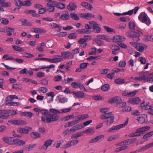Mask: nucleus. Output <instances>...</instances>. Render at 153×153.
<instances>
[{
  "mask_svg": "<svg viewBox=\"0 0 153 153\" xmlns=\"http://www.w3.org/2000/svg\"><path fill=\"white\" fill-rule=\"evenodd\" d=\"M18 99V97L16 95H10L7 97L6 98L7 101H12L14 99Z\"/></svg>",
  "mask_w": 153,
  "mask_h": 153,
  "instance_id": "nucleus-42",
  "label": "nucleus"
},
{
  "mask_svg": "<svg viewBox=\"0 0 153 153\" xmlns=\"http://www.w3.org/2000/svg\"><path fill=\"white\" fill-rule=\"evenodd\" d=\"M93 28L94 32L96 33H99L101 30V28L99 27L98 25L95 22L93 24Z\"/></svg>",
  "mask_w": 153,
  "mask_h": 153,
  "instance_id": "nucleus-24",
  "label": "nucleus"
},
{
  "mask_svg": "<svg viewBox=\"0 0 153 153\" xmlns=\"http://www.w3.org/2000/svg\"><path fill=\"white\" fill-rule=\"evenodd\" d=\"M137 92V91H134L132 92H128V91H126L123 92L122 95L128 97H132L134 96Z\"/></svg>",
  "mask_w": 153,
  "mask_h": 153,
  "instance_id": "nucleus-13",
  "label": "nucleus"
},
{
  "mask_svg": "<svg viewBox=\"0 0 153 153\" xmlns=\"http://www.w3.org/2000/svg\"><path fill=\"white\" fill-rule=\"evenodd\" d=\"M119 137V135H116L115 136H111L107 138V140L108 141H111Z\"/></svg>",
  "mask_w": 153,
  "mask_h": 153,
  "instance_id": "nucleus-61",
  "label": "nucleus"
},
{
  "mask_svg": "<svg viewBox=\"0 0 153 153\" xmlns=\"http://www.w3.org/2000/svg\"><path fill=\"white\" fill-rule=\"evenodd\" d=\"M40 112L43 115L48 116L50 114L49 111L47 109H41Z\"/></svg>",
  "mask_w": 153,
  "mask_h": 153,
  "instance_id": "nucleus-50",
  "label": "nucleus"
},
{
  "mask_svg": "<svg viewBox=\"0 0 153 153\" xmlns=\"http://www.w3.org/2000/svg\"><path fill=\"white\" fill-rule=\"evenodd\" d=\"M53 113L49 115L51 119V122L56 121L59 120V116L57 114V113Z\"/></svg>",
  "mask_w": 153,
  "mask_h": 153,
  "instance_id": "nucleus-20",
  "label": "nucleus"
},
{
  "mask_svg": "<svg viewBox=\"0 0 153 153\" xmlns=\"http://www.w3.org/2000/svg\"><path fill=\"white\" fill-rule=\"evenodd\" d=\"M138 19L140 21L143 23L146 24L148 26L151 23L150 19L147 17V16L143 13H141L138 16Z\"/></svg>",
  "mask_w": 153,
  "mask_h": 153,
  "instance_id": "nucleus-6",
  "label": "nucleus"
},
{
  "mask_svg": "<svg viewBox=\"0 0 153 153\" xmlns=\"http://www.w3.org/2000/svg\"><path fill=\"white\" fill-rule=\"evenodd\" d=\"M104 28L107 31L108 33H111L112 32H114V30L107 26H104Z\"/></svg>",
  "mask_w": 153,
  "mask_h": 153,
  "instance_id": "nucleus-62",
  "label": "nucleus"
},
{
  "mask_svg": "<svg viewBox=\"0 0 153 153\" xmlns=\"http://www.w3.org/2000/svg\"><path fill=\"white\" fill-rule=\"evenodd\" d=\"M153 135V131L149 132L144 134L143 137V139H146L148 137H150Z\"/></svg>",
  "mask_w": 153,
  "mask_h": 153,
  "instance_id": "nucleus-45",
  "label": "nucleus"
},
{
  "mask_svg": "<svg viewBox=\"0 0 153 153\" xmlns=\"http://www.w3.org/2000/svg\"><path fill=\"white\" fill-rule=\"evenodd\" d=\"M17 114V113L15 111L5 110V114H7L9 117L10 116L14 115Z\"/></svg>",
  "mask_w": 153,
  "mask_h": 153,
  "instance_id": "nucleus-26",
  "label": "nucleus"
},
{
  "mask_svg": "<svg viewBox=\"0 0 153 153\" xmlns=\"http://www.w3.org/2000/svg\"><path fill=\"white\" fill-rule=\"evenodd\" d=\"M13 48L15 50L18 51H23L22 49L16 45H12Z\"/></svg>",
  "mask_w": 153,
  "mask_h": 153,
  "instance_id": "nucleus-58",
  "label": "nucleus"
},
{
  "mask_svg": "<svg viewBox=\"0 0 153 153\" xmlns=\"http://www.w3.org/2000/svg\"><path fill=\"white\" fill-rule=\"evenodd\" d=\"M34 32L36 33H44L46 31L45 30L40 28H33Z\"/></svg>",
  "mask_w": 153,
  "mask_h": 153,
  "instance_id": "nucleus-37",
  "label": "nucleus"
},
{
  "mask_svg": "<svg viewBox=\"0 0 153 153\" xmlns=\"http://www.w3.org/2000/svg\"><path fill=\"white\" fill-rule=\"evenodd\" d=\"M1 23L4 25H7L9 22V21L7 19L5 18H1L0 19Z\"/></svg>",
  "mask_w": 153,
  "mask_h": 153,
  "instance_id": "nucleus-51",
  "label": "nucleus"
},
{
  "mask_svg": "<svg viewBox=\"0 0 153 153\" xmlns=\"http://www.w3.org/2000/svg\"><path fill=\"white\" fill-rule=\"evenodd\" d=\"M141 100L138 97L130 98L128 99V102L132 104H137L140 102Z\"/></svg>",
  "mask_w": 153,
  "mask_h": 153,
  "instance_id": "nucleus-16",
  "label": "nucleus"
},
{
  "mask_svg": "<svg viewBox=\"0 0 153 153\" xmlns=\"http://www.w3.org/2000/svg\"><path fill=\"white\" fill-rule=\"evenodd\" d=\"M101 119L104 120L103 123L107 126H110L114 122V116L112 112L104 114L100 116Z\"/></svg>",
  "mask_w": 153,
  "mask_h": 153,
  "instance_id": "nucleus-1",
  "label": "nucleus"
},
{
  "mask_svg": "<svg viewBox=\"0 0 153 153\" xmlns=\"http://www.w3.org/2000/svg\"><path fill=\"white\" fill-rule=\"evenodd\" d=\"M136 138H131L124 140L125 143L127 144H130L134 143L136 140Z\"/></svg>",
  "mask_w": 153,
  "mask_h": 153,
  "instance_id": "nucleus-38",
  "label": "nucleus"
},
{
  "mask_svg": "<svg viewBox=\"0 0 153 153\" xmlns=\"http://www.w3.org/2000/svg\"><path fill=\"white\" fill-rule=\"evenodd\" d=\"M131 108L130 106H126L123 108L122 111L123 112H128L131 111Z\"/></svg>",
  "mask_w": 153,
  "mask_h": 153,
  "instance_id": "nucleus-53",
  "label": "nucleus"
},
{
  "mask_svg": "<svg viewBox=\"0 0 153 153\" xmlns=\"http://www.w3.org/2000/svg\"><path fill=\"white\" fill-rule=\"evenodd\" d=\"M59 18L65 21L68 20L70 18V16L68 12L61 15L59 16Z\"/></svg>",
  "mask_w": 153,
  "mask_h": 153,
  "instance_id": "nucleus-25",
  "label": "nucleus"
},
{
  "mask_svg": "<svg viewBox=\"0 0 153 153\" xmlns=\"http://www.w3.org/2000/svg\"><path fill=\"white\" fill-rule=\"evenodd\" d=\"M68 8L69 10L72 11L76 8V6L74 3H71L68 5Z\"/></svg>",
  "mask_w": 153,
  "mask_h": 153,
  "instance_id": "nucleus-29",
  "label": "nucleus"
},
{
  "mask_svg": "<svg viewBox=\"0 0 153 153\" xmlns=\"http://www.w3.org/2000/svg\"><path fill=\"white\" fill-rule=\"evenodd\" d=\"M110 48L112 50H114L115 51H117L120 49V48L119 47L116 45H111L110 46Z\"/></svg>",
  "mask_w": 153,
  "mask_h": 153,
  "instance_id": "nucleus-59",
  "label": "nucleus"
},
{
  "mask_svg": "<svg viewBox=\"0 0 153 153\" xmlns=\"http://www.w3.org/2000/svg\"><path fill=\"white\" fill-rule=\"evenodd\" d=\"M88 63H82L80 64L79 67L82 69H85L87 67L88 65Z\"/></svg>",
  "mask_w": 153,
  "mask_h": 153,
  "instance_id": "nucleus-63",
  "label": "nucleus"
},
{
  "mask_svg": "<svg viewBox=\"0 0 153 153\" xmlns=\"http://www.w3.org/2000/svg\"><path fill=\"white\" fill-rule=\"evenodd\" d=\"M88 117L89 116L87 114L79 115L77 116V118L78 120H77L79 122V121L80 120H83L85 119L86 118Z\"/></svg>",
  "mask_w": 153,
  "mask_h": 153,
  "instance_id": "nucleus-30",
  "label": "nucleus"
},
{
  "mask_svg": "<svg viewBox=\"0 0 153 153\" xmlns=\"http://www.w3.org/2000/svg\"><path fill=\"white\" fill-rule=\"evenodd\" d=\"M94 21H91L88 22V23L86 24L85 25V29H78L76 32L79 34H89L91 31L90 30L93 28Z\"/></svg>",
  "mask_w": 153,
  "mask_h": 153,
  "instance_id": "nucleus-2",
  "label": "nucleus"
},
{
  "mask_svg": "<svg viewBox=\"0 0 153 153\" xmlns=\"http://www.w3.org/2000/svg\"><path fill=\"white\" fill-rule=\"evenodd\" d=\"M114 82L117 84H122L125 83V80L122 78H117L115 80Z\"/></svg>",
  "mask_w": 153,
  "mask_h": 153,
  "instance_id": "nucleus-32",
  "label": "nucleus"
},
{
  "mask_svg": "<svg viewBox=\"0 0 153 153\" xmlns=\"http://www.w3.org/2000/svg\"><path fill=\"white\" fill-rule=\"evenodd\" d=\"M71 18L74 20H78L79 19L77 15L74 13H71L70 14Z\"/></svg>",
  "mask_w": 153,
  "mask_h": 153,
  "instance_id": "nucleus-41",
  "label": "nucleus"
},
{
  "mask_svg": "<svg viewBox=\"0 0 153 153\" xmlns=\"http://www.w3.org/2000/svg\"><path fill=\"white\" fill-rule=\"evenodd\" d=\"M83 133L80 131L79 132L74 134H73L71 136V138L76 139L79 137L83 136Z\"/></svg>",
  "mask_w": 153,
  "mask_h": 153,
  "instance_id": "nucleus-36",
  "label": "nucleus"
},
{
  "mask_svg": "<svg viewBox=\"0 0 153 153\" xmlns=\"http://www.w3.org/2000/svg\"><path fill=\"white\" fill-rule=\"evenodd\" d=\"M150 128L149 126H145L139 128L137 129L134 133H132L128 135L129 137H137L140 136L145 131H148Z\"/></svg>",
  "mask_w": 153,
  "mask_h": 153,
  "instance_id": "nucleus-4",
  "label": "nucleus"
},
{
  "mask_svg": "<svg viewBox=\"0 0 153 153\" xmlns=\"http://www.w3.org/2000/svg\"><path fill=\"white\" fill-rule=\"evenodd\" d=\"M79 83L74 82L71 83L72 87L75 88H77L79 86Z\"/></svg>",
  "mask_w": 153,
  "mask_h": 153,
  "instance_id": "nucleus-64",
  "label": "nucleus"
},
{
  "mask_svg": "<svg viewBox=\"0 0 153 153\" xmlns=\"http://www.w3.org/2000/svg\"><path fill=\"white\" fill-rule=\"evenodd\" d=\"M57 97L58 98L59 102L60 103H64L65 102L68 101V99L66 97H59V96H58Z\"/></svg>",
  "mask_w": 153,
  "mask_h": 153,
  "instance_id": "nucleus-40",
  "label": "nucleus"
},
{
  "mask_svg": "<svg viewBox=\"0 0 153 153\" xmlns=\"http://www.w3.org/2000/svg\"><path fill=\"white\" fill-rule=\"evenodd\" d=\"M97 37L99 38L105 40L108 42H110V39L107 36L104 35H99L97 36Z\"/></svg>",
  "mask_w": 153,
  "mask_h": 153,
  "instance_id": "nucleus-31",
  "label": "nucleus"
},
{
  "mask_svg": "<svg viewBox=\"0 0 153 153\" xmlns=\"http://www.w3.org/2000/svg\"><path fill=\"white\" fill-rule=\"evenodd\" d=\"M125 39V37L120 35L115 36L113 38V41L115 42H121L124 41Z\"/></svg>",
  "mask_w": 153,
  "mask_h": 153,
  "instance_id": "nucleus-14",
  "label": "nucleus"
},
{
  "mask_svg": "<svg viewBox=\"0 0 153 153\" xmlns=\"http://www.w3.org/2000/svg\"><path fill=\"white\" fill-rule=\"evenodd\" d=\"M56 4V7H57V8L59 9H64L65 7V5L62 3H58L57 2Z\"/></svg>",
  "mask_w": 153,
  "mask_h": 153,
  "instance_id": "nucleus-48",
  "label": "nucleus"
},
{
  "mask_svg": "<svg viewBox=\"0 0 153 153\" xmlns=\"http://www.w3.org/2000/svg\"><path fill=\"white\" fill-rule=\"evenodd\" d=\"M145 39L146 41L153 42V36L148 35L145 36Z\"/></svg>",
  "mask_w": 153,
  "mask_h": 153,
  "instance_id": "nucleus-54",
  "label": "nucleus"
},
{
  "mask_svg": "<svg viewBox=\"0 0 153 153\" xmlns=\"http://www.w3.org/2000/svg\"><path fill=\"white\" fill-rule=\"evenodd\" d=\"M81 5L82 6L88 9H91L92 8V5L87 2H82L81 4Z\"/></svg>",
  "mask_w": 153,
  "mask_h": 153,
  "instance_id": "nucleus-39",
  "label": "nucleus"
},
{
  "mask_svg": "<svg viewBox=\"0 0 153 153\" xmlns=\"http://www.w3.org/2000/svg\"><path fill=\"white\" fill-rule=\"evenodd\" d=\"M14 138L11 137H4L3 138V140L7 144L9 145H13L14 141Z\"/></svg>",
  "mask_w": 153,
  "mask_h": 153,
  "instance_id": "nucleus-12",
  "label": "nucleus"
},
{
  "mask_svg": "<svg viewBox=\"0 0 153 153\" xmlns=\"http://www.w3.org/2000/svg\"><path fill=\"white\" fill-rule=\"evenodd\" d=\"M97 49L94 47L91 48V51L88 53L89 55H94L96 53Z\"/></svg>",
  "mask_w": 153,
  "mask_h": 153,
  "instance_id": "nucleus-52",
  "label": "nucleus"
},
{
  "mask_svg": "<svg viewBox=\"0 0 153 153\" xmlns=\"http://www.w3.org/2000/svg\"><path fill=\"white\" fill-rule=\"evenodd\" d=\"M53 141V140L51 139L45 141L44 145L46 147V149L52 144Z\"/></svg>",
  "mask_w": 153,
  "mask_h": 153,
  "instance_id": "nucleus-47",
  "label": "nucleus"
},
{
  "mask_svg": "<svg viewBox=\"0 0 153 153\" xmlns=\"http://www.w3.org/2000/svg\"><path fill=\"white\" fill-rule=\"evenodd\" d=\"M6 60H10L12 61H13V62H14L15 60L19 63H21L23 62V60L22 59H14V58H5Z\"/></svg>",
  "mask_w": 153,
  "mask_h": 153,
  "instance_id": "nucleus-33",
  "label": "nucleus"
},
{
  "mask_svg": "<svg viewBox=\"0 0 153 153\" xmlns=\"http://www.w3.org/2000/svg\"><path fill=\"white\" fill-rule=\"evenodd\" d=\"M62 58H54L49 59L48 58H36L35 60H41L42 61H48L52 63H57L62 61Z\"/></svg>",
  "mask_w": 153,
  "mask_h": 153,
  "instance_id": "nucleus-7",
  "label": "nucleus"
},
{
  "mask_svg": "<svg viewBox=\"0 0 153 153\" xmlns=\"http://www.w3.org/2000/svg\"><path fill=\"white\" fill-rule=\"evenodd\" d=\"M51 26L54 28H59V31L60 32L61 30L60 28L61 26L60 25H58L55 23H52L51 24Z\"/></svg>",
  "mask_w": 153,
  "mask_h": 153,
  "instance_id": "nucleus-57",
  "label": "nucleus"
},
{
  "mask_svg": "<svg viewBox=\"0 0 153 153\" xmlns=\"http://www.w3.org/2000/svg\"><path fill=\"white\" fill-rule=\"evenodd\" d=\"M110 88V86L108 84H106L102 86L101 88L102 90L104 91H105L108 90Z\"/></svg>",
  "mask_w": 153,
  "mask_h": 153,
  "instance_id": "nucleus-44",
  "label": "nucleus"
},
{
  "mask_svg": "<svg viewBox=\"0 0 153 153\" xmlns=\"http://www.w3.org/2000/svg\"><path fill=\"white\" fill-rule=\"evenodd\" d=\"M104 135H103L98 136L92 139L91 140L89 143H95L98 141L100 140H101L102 138H104Z\"/></svg>",
  "mask_w": 153,
  "mask_h": 153,
  "instance_id": "nucleus-23",
  "label": "nucleus"
},
{
  "mask_svg": "<svg viewBox=\"0 0 153 153\" xmlns=\"http://www.w3.org/2000/svg\"><path fill=\"white\" fill-rule=\"evenodd\" d=\"M126 65V62L125 60H122L120 61L118 66L120 67H124Z\"/></svg>",
  "mask_w": 153,
  "mask_h": 153,
  "instance_id": "nucleus-55",
  "label": "nucleus"
},
{
  "mask_svg": "<svg viewBox=\"0 0 153 153\" xmlns=\"http://www.w3.org/2000/svg\"><path fill=\"white\" fill-rule=\"evenodd\" d=\"M150 73H149V72L148 71L144 72L142 71L139 73L140 75H142L141 76L142 77L143 80L144 81H146V77L150 76Z\"/></svg>",
  "mask_w": 153,
  "mask_h": 153,
  "instance_id": "nucleus-21",
  "label": "nucleus"
},
{
  "mask_svg": "<svg viewBox=\"0 0 153 153\" xmlns=\"http://www.w3.org/2000/svg\"><path fill=\"white\" fill-rule=\"evenodd\" d=\"M153 147V142L140 148L138 150L139 152H141Z\"/></svg>",
  "mask_w": 153,
  "mask_h": 153,
  "instance_id": "nucleus-22",
  "label": "nucleus"
},
{
  "mask_svg": "<svg viewBox=\"0 0 153 153\" xmlns=\"http://www.w3.org/2000/svg\"><path fill=\"white\" fill-rule=\"evenodd\" d=\"M57 2L55 1H50L47 4V6L48 7H56Z\"/></svg>",
  "mask_w": 153,
  "mask_h": 153,
  "instance_id": "nucleus-43",
  "label": "nucleus"
},
{
  "mask_svg": "<svg viewBox=\"0 0 153 153\" xmlns=\"http://www.w3.org/2000/svg\"><path fill=\"white\" fill-rule=\"evenodd\" d=\"M30 135L32 138L37 139L40 137V134L37 132H33L30 134Z\"/></svg>",
  "mask_w": 153,
  "mask_h": 153,
  "instance_id": "nucleus-28",
  "label": "nucleus"
},
{
  "mask_svg": "<svg viewBox=\"0 0 153 153\" xmlns=\"http://www.w3.org/2000/svg\"><path fill=\"white\" fill-rule=\"evenodd\" d=\"M126 34L128 37L132 38L134 40L137 42L140 40L139 37L142 34V33L139 30L135 31H129L126 32Z\"/></svg>",
  "mask_w": 153,
  "mask_h": 153,
  "instance_id": "nucleus-3",
  "label": "nucleus"
},
{
  "mask_svg": "<svg viewBox=\"0 0 153 153\" xmlns=\"http://www.w3.org/2000/svg\"><path fill=\"white\" fill-rule=\"evenodd\" d=\"M83 127L82 124H79L75 126H74L71 128V130H73V131L76 130L81 129Z\"/></svg>",
  "mask_w": 153,
  "mask_h": 153,
  "instance_id": "nucleus-35",
  "label": "nucleus"
},
{
  "mask_svg": "<svg viewBox=\"0 0 153 153\" xmlns=\"http://www.w3.org/2000/svg\"><path fill=\"white\" fill-rule=\"evenodd\" d=\"M128 122V119H127L125 122V123L116 126H113L110 128L108 132H112L113 131L115 130H117L120 128L124 127L125 126L127 125Z\"/></svg>",
  "mask_w": 153,
  "mask_h": 153,
  "instance_id": "nucleus-8",
  "label": "nucleus"
},
{
  "mask_svg": "<svg viewBox=\"0 0 153 153\" xmlns=\"http://www.w3.org/2000/svg\"><path fill=\"white\" fill-rule=\"evenodd\" d=\"M138 122L141 124H143L147 121V115L146 114H142L137 118Z\"/></svg>",
  "mask_w": 153,
  "mask_h": 153,
  "instance_id": "nucleus-10",
  "label": "nucleus"
},
{
  "mask_svg": "<svg viewBox=\"0 0 153 153\" xmlns=\"http://www.w3.org/2000/svg\"><path fill=\"white\" fill-rule=\"evenodd\" d=\"M73 93L75 96L74 97L77 98H84L85 96L84 93L80 91H73Z\"/></svg>",
  "mask_w": 153,
  "mask_h": 153,
  "instance_id": "nucleus-17",
  "label": "nucleus"
},
{
  "mask_svg": "<svg viewBox=\"0 0 153 153\" xmlns=\"http://www.w3.org/2000/svg\"><path fill=\"white\" fill-rule=\"evenodd\" d=\"M110 70L108 69H105L100 70V74H106L110 71Z\"/></svg>",
  "mask_w": 153,
  "mask_h": 153,
  "instance_id": "nucleus-56",
  "label": "nucleus"
},
{
  "mask_svg": "<svg viewBox=\"0 0 153 153\" xmlns=\"http://www.w3.org/2000/svg\"><path fill=\"white\" fill-rule=\"evenodd\" d=\"M78 123V121L77 120H74L69 122L68 123V127L72 126L73 125H74Z\"/></svg>",
  "mask_w": 153,
  "mask_h": 153,
  "instance_id": "nucleus-60",
  "label": "nucleus"
},
{
  "mask_svg": "<svg viewBox=\"0 0 153 153\" xmlns=\"http://www.w3.org/2000/svg\"><path fill=\"white\" fill-rule=\"evenodd\" d=\"M95 131H94V128H91L85 130L83 133L88 134L90 133H92L93 134L94 133Z\"/></svg>",
  "mask_w": 153,
  "mask_h": 153,
  "instance_id": "nucleus-46",
  "label": "nucleus"
},
{
  "mask_svg": "<svg viewBox=\"0 0 153 153\" xmlns=\"http://www.w3.org/2000/svg\"><path fill=\"white\" fill-rule=\"evenodd\" d=\"M25 142L23 140H20L19 139H14V145L17 146H21L25 144Z\"/></svg>",
  "mask_w": 153,
  "mask_h": 153,
  "instance_id": "nucleus-19",
  "label": "nucleus"
},
{
  "mask_svg": "<svg viewBox=\"0 0 153 153\" xmlns=\"http://www.w3.org/2000/svg\"><path fill=\"white\" fill-rule=\"evenodd\" d=\"M32 129L30 127H26L25 128H20L18 129V132L24 134H28L29 131Z\"/></svg>",
  "mask_w": 153,
  "mask_h": 153,
  "instance_id": "nucleus-11",
  "label": "nucleus"
},
{
  "mask_svg": "<svg viewBox=\"0 0 153 153\" xmlns=\"http://www.w3.org/2000/svg\"><path fill=\"white\" fill-rule=\"evenodd\" d=\"M147 47L146 45L143 44L138 43L137 45L136 49L138 51L142 52L144 50L146 49Z\"/></svg>",
  "mask_w": 153,
  "mask_h": 153,
  "instance_id": "nucleus-18",
  "label": "nucleus"
},
{
  "mask_svg": "<svg viewBox=\"0 0 153 153\" xmlns=\"http://www.w3.org/2000/svg\"><path fill=\"white\" fill-rule=\"evenodd\" d=\"M71 108L69 107L67 108H64L59 111L58 109L51 108L49 110V111L52 113L62 114L71 111Z\"/></svg>",
  "mask_w": 153,
  "mask_h": 153,
  "instance_id": "nucleus-9",
  "label": "nucleus"
},
{
  "mask_svg": "<svg viewBox=\"0 0 153 153\" xmlns=\"http://www.w3.org/2000/svg\"><path fill=\"white\" fill-rule=\"evenodd\" d=\"M22 85L19 84H15L13 85V88L16 90L19 89H21L22 88Z\"/></svg>",
  "mask_w": 153,
  "mask_h": 153,
  "instance_id": "nucleus-49",
  "label": "nucleus"
},
{
  "mask_svg": "<svg viewBox=\"0 0 153 153\" xmlns=\"http://www.w3.org/2000/svg\"><path fill=\"white\" fill-rule=\"evenodd\" d=\"M21 115L30 118L32 117L33 114L29 112H22L21 113Z\"/></svg>",
  "mask_w": 153,
  "mask_h": 153,
  "instance_id": "nucleus-34",
  "label": "nucleus"
},
{
  "mask_svg": "<svg viewBox=\"0 0 153 153\" xmlns=\"http://www.w3.org/2000/svg\"><path fill=\"white\" fill-rule=\"evenodd\" d=\"M122 100L120 97L117 96L114 97L108 100V102L110 103L120 102Z\"/></svg>",
  "mask_w": 153,
  "mask_h": 153,
  "instance_id": "nucleus-15",
  "label": "nucleus"
},
{
  "mask_svg": "<svg viewBox=\"0 0 153 153\" xmlns=\"http://www.w3.org/2000/svg\"><path fill=\"white\" fill-rule=\"evenodd\" d=\"M42 121L47 123H49L51 122V119L50 117L47 116H42L41 117Z\"/></svg>",
  "mask_w": 153,
  "mask_h": 153,
  "instance_id": "nucleus-27",
  "label": "nucleus"
},
{
  "mask_svg": "<svg viewBox=\"0 0 153 153\" xmlns=\"http://www.w3.org/2000/svg\"><path fill=\"white\" fill-rule=\"evenodd\" d=\"M32 0H26L25 1H22L20 0H15L16 6L20 7L23 6L29 7L31 5V1Z\"/></svg>",
  "mask_w": 153,
  "mask_h": 153,
  "instance_id": "nucleus-5",
  "label": "nucleus"
}]
</instances>
